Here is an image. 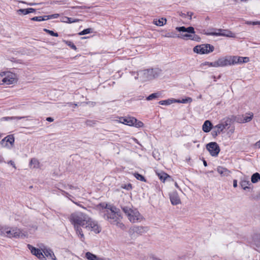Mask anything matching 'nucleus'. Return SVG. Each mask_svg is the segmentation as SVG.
<instances>
[{
    "mask_svg": "<svg viewBox=\"0 0 260 260\" xmlns=\"http://www.w3.org/2000/svg\"><path fill=\"white\" fill-rule=\"evenodd\" d=\"M253 117L252 113L250 112L246 113L245 115H243L241 117H239L237 118V121L241 123H246L250 121Z\"/></svg>",
    "mask_w": 260,
    "mask_h": 260,
    "instance_id": "17",
    "label": "nucleus"
},
{
    "mask_svg": "<svg viewBox=\"0 0 260 260\" xmlns=\"http://www.w3.org/2000/svg\"><path fill=\"white\" fill-rule=\"evenodd\" d=\"M92 29L90 28H86L80 32L78 34L80 36L86 35L92 32Z\"/></svg>",
    "mask_w": 260,
    "mask_h": 260,
    "instance_id": "38",
    "label": "nucleus"
},
{
    "mask_svg": "<svg viewBox=\"0 0 260 260\" xmlns=\"http://www.w3.org/2000/svg\"><path fill=\"white\" fill-rule=\"evenodd\" d=\"M253 25H256V24L260 25V21L254 22H253Z\"/></svg>",
    "mask_w": 260,
    "mask_h": 260,
    "instance_id": "58",
    "label": "nucleus"
},
{
    "mask_svg": "<svg viewBox=\"0 0 260 260\" xmlns=\"http://www.w3.org/2000/svg\"><path fill=\"white\" fill-rule=\"evenodd\" d=\"M27 247L28 249L30 250L31 253L33 254L36 256L38 258H39L40 260H46V258L44 255L43 254V251L41 249L36 248L28 244Z\"/></svg>",
    "mask_w": 260,
    "mask_h": 260,
    "instance_id": "13",
    "label": "nucleus"
},
{
    "mask_svg": "<svg viewBox=\"0 0 260 260\" xmlns=\"http://www.w3.org/2000/svg\"><path fill=\"white\" fill-rule=\"evenodd\" d=\"M27 9V11H28V14L30 13H33L35 11V9H34L33 8H28Z\"/></svg>",
    "mask_w": 260,
    "mask_h": 260,
    "instance_id": "48",
    "label": "nucleus"
},
{
    "mask_svg": "<svg viewBox=\"0 0 260 260\" xmlns=\"http://www.w3.org/2000/svg\"><path fill=\"white\" fill-rule=\"evenodd\" d=\"M175 186H176L177 188H179V186H178V184H177V182H175Z\"/></svg>",
    "mask_w": 260,
    "mask_h": 260,
    "instance_id": "60",
    "label": "nucleus"
},
{
    "mask_svg": "<svg viewBox=\"0 0 260 260\" xmlns=\"http://www.w3.org/2000/svg\"><path fill=\"white\" fill-rule=\"evenodd\" d=\"M6 120L14 119V117H5L3 118Z\"/></svg>",
    "mask_w": 260,
    "mask_h": 260,
    "instance_id": "49",
    "label": "nucleus"
},
{
    "mask_svg": "<svg viewBox=\"0 0 260 260\" xmlns=\"http://www.w3.org/2000/svg\"><path fill=\"white\" fill-rule=\"evenodd\" d=\"M60 21L62 22H65V23H72L79 22V19L64 16L61 18Z\"/></svg>",
    "mask_w": 260,
    "mask_h": 260,
    "instance_id": "24",
    "label": "nucleus"
},
{
    "mask_svg": "<svg viewBox=\"0 0 260 260\" xmlns=\"http://www.w3.org/2000/svg\"><path fill=\"white\" fill-rule=\"evenodd\" d=\"M134 124L132 126H134L136 127H141L143 126V123L140 121H138L135 118V121H133Z\"/></svg>",
    "mask_w": 260,
    "mask_h": 260,
    "instance_id": "37",
    "label": "nucleus"
},
{
    "mask_svg": "<svg viewBox=\"0 0 260 260\" xmlns=\"http://www.w3.org/2000/svg\"><path fill=\"white\" fill-rule=\"evenodd\" d=\"M121 209L132 223L141 222L143 219L142 215L136 209H132L128 206H121Z\"/></svg>",
    "mask_w": 260,
    "mask_h": 260,
    "instance_id": "6",
    "label": "nucleus"
},
{
    "mask_svg": "<svg viewBox=\"0 0 260 260\" xmlns=\"http://www.w3.org/2000/svg\"><path fill=\"white\" fill-rule=\"evenodd\" d=\"M212 126V123L209 120H206L202 126V129L205 133L209 132Z\"/></svg>",
    "mask_w": 260,
    "mask_h": 260,
    "instance_id": "23",
    "label": "nucleus"
},
{
    "mask_svg": "<svg viewBox=\"0 0 260 260\" xmlns=\"http://www.w3.org/2000/svg\"><path fill=\"white\" fill-rule=\"evenodd\" d=\"M157 174L159 177V179L163 182H165L167 178L170 177V176L164 172L158 173H157Z\"/></svg>",
    "mask_w": 260,
    "mask_h": 260,
    "instance_id": "33",
    "label": "nucleus"
},
{
    "mask_svg": "<svg viewBox=\"0 0 260 260\" xmlns=\"http://www.w3.org/2000/svg\"><path fill=\"white\" fill-rule=\"evenodd\" d=\"M206 64L208 65L209 67L217 68L216 61L214 62H206Z\"/></svg>",
    "mask_w": 260,
    "mask_h": 260,
    "instance_id": "41",
    "label": "nucleus"
},
{
    "mask_svg": "<svg viewBox=\"0 0 260 260\" xmlns=\"http://www.w3.org/2000/svg\"><path fill=\"white\" fill-rule=\"evenodd\" d=\"M162 71L159 68H152L140 71L137 73V76H135V79L139 78L142 81H147L153 80L159 76Z\"/></svg>",
    "mask_w": 260,
    "mask_h": 260,
    "instance_id": "5",
    "label": "nucleus"
},
{
    "mask_svg": "<svg viewBox=\"0 0 260 260\" xmlns=\"http://www.w3.org/2000/svg\"><path fill=\"white\" fill-rule=\"evenodd\" d=\"M233 186L234 187H236L237 186V181L236 180H234L233 181Z\"/></svg>",
    "mask_w": 260,
    "mask_h": 260,
    "instance_id": "53",
    "label": "nucleus"
},
{
    "mask_svg": "<svg viewBox=\"0 0 260 260\" xmlns=\"http://www.w3.org/2000/svg\"><path fill=\"white\" fill-rule=\"evenodd\" d=\"M17 13L18 14H23L26 15L28 14L27 9H19L17 10Z\"/></svg>",
    "mask_w": 260,
    "mask_h": 260,
    "instance_id": "40",
    "label": "nucleus"
},
{
    "mask_svg": "<svg viewBox=\"0 0 260 260\" xmlns=\"http://www.w3.org/2000/svg\"><path fill=\"white\" fill-rule=\"evenodd\" d=\"M14 141L15 139L13 135H10L5 137L0 141V145H1L3 147L10 149L13 146Z\"/></svg>",
    "mask_w": 260,
    "mask_h": 260,
    "instance_id": "10",
    "label": "nucleus"
},
{
    "mask_svg": "<svg viewBox=\"0 0 260 260\" xmlns=\"http://www.w3.org/2000/svg\"><path fill=\"white\" fill-rule=\"evenodd\" d=\"M49 19L50 18H57L59 16L58 14H54L51 15H49Z\"/></svg>",
    "mask_w": 260,
    "mask_h": 260,
    "instance_id": "45",
    "label": "nucleus"
},
{
    "mask_svg": "<svg viewBox=\"0 0 260 260\" xmlns=\"http://www.w3.org/2000/svg\"><path fill=\"white\" fill-rule=\"evenodd\" d=\"M5 162V161L4 157L0 154V164Z\"/></svg>",
    "mask_w": 260,
    "mask_h": 260,
    "instance_id": "51",
    "label": "nucleus"
},
{
    "mask_svg": "<svg viewBox=\"0 0 260 260\" xmlns=\"http://www.w3.org/2000/svg\"><path fill=\"white\" fill-rule=\"evenodd\" d=\"M229 61L230 66L237 64V56H229Z\"/></svg>",
    "mask_w": 260,
    "mask_h": 260,
    "instance_id": "30",
    "label": "nucleus"
},
{
    "mask_svg": "<svg viewBox=\"0 0 260 260\" xmlns=\"http://www.w3.org/2000/svg\"><path fill=\"white\" fill-rule=\"evenodd\" d=\"M48 34L49 35H50L51 36H54V37H58V35L57 32H54L52 30H50L48 31Z\"/></svg>",
    "mask_w": 260,
    "mask_h": 260,
    "instance_id": "44",
    "label": "nucleus"
},
{
    "mask_svg": "<svg viewBox=\"0 0 260 260\" xmlns=\"http://www.w3.org/2000/svg\"><path fill=\"white\" fill-rule=\"evenodd\" d=\"M217 171L221 176H228L231 174V171L225 168L222 167H218L217 168Z\"/></svg>",
    "mask_w": 260,
    "mask_h": 260,
    "instance_id": "21",
    "label": "nucleus"
},
{
    "mask_svg": "<svg viewBox=\"0 0 260 260\" xmlns=\"http://www.w3.org/2000/svg\"><path fill=\"white\" fill-rule=\"evenodd\" d=\"M8 164L12 166L14 168L16 169L14 162L12 160H10L8 162Z\"/></svg>",
    "mask_w": 260,
    "mask_h": 260,
    "instance_id": "46",
    "label": "nucleus"
},
{
    "mask_svg": "<svg viewBox=\"0 0 260 260\" xmlns=\"http://www.w3.org/2000/svg\"><path fill=\"white\" fill-rule=\"evenodd\" d=\"M160 93L159 92L153 93L150 94L148 97H147L146 100L148 101H150L154 99H156L159 97Z\"/></svg>",
    "mask_w": 260,
    "mask_h": 260,
    "instance_id": "34",
    "label": "nucleus"
},
{
    "mask_svg": "<svg viewBox=\"0 0 260 260\" xmlns=\"http://www.w3.org/2000/svg\"><path fill=\"white\" fill-rule=\"evenodd\" d=\"M24 118H25V117H18V116H17V117H14V119L19 120V119H21Z\"/></svg>",
    "mask_w": 260,
    "mask_h": 260,
    "instance_id": "55",
    "label": "nucleus"
},
{
    "mask_svg": "<svg viewBox=\"0 0 260 260\" xmlns=\"http://www.w3.org/2000/svg\"><path fill=\"white\" fill-rule=\"evenodd\" d=\"M77 106V105L76 104H74V106H75V107H76V106Z\"/></svg>",
    "mask_w": 260,
    "mask_h": 260,
    "instance_id": "64",
    "label": "nucleus"
},
{
    "mask_svg": "<svg viewBox=\"0 0 260 260\" xmlns=\"http://www.w3.org/2000/svg\"><path fill=\"white\" fill-rule=\"evenodd\" d=\"M214 47L213 46L206 44L197 46L193 48V51L201 54H208L213 51Z\"/></svg>",
    "mask_w": 260,
    "mask_h": 260,
    "instance_id": "9",
    "label": "nucleus"
},
{
    "mask_svg": "<svg viewBox=\"0 0 260 260\" xmlns=\"http://www.w3.org/2000/svg\"><path fill=\"white\" fill-rule=\"evenodd\" d=\"M170 199L173 205H177L181 203L180 199L176 191H173L170 193Z\"/></svg>",
    "mask_w": 260,
    "mask_h": 260,
    "instance_id": "16",
    "label": "nucleus"
},
{
    "mask_svg": "<svg viewBox=\"0 0 260 260\" xmlns=\"http://www.w3.org/2000/svg\"><path fill=\"white\" fill-rule=\"evenodd\" d=\"M176 29L182 33L180 34V36H177L173 32H168L165 34H163L162 36L166 38H175L178 37L184 40H196L198 38V36L194 34V29L192 26H189L187 28L184 26L177 27H176Z\"/></svg>",
    "mask_w": 260,
    "mask_h": 260,
    "instance_id": "4",
    "label": "nucleus"
},
{
    "mask_svg": "<svg viewBox=\"0 0 260 260\" xmlns=\"http://www.w3.org/2000/svg\"><path fill=\"white\" fill-rule=\"evenodd\" d=\"M44 30L45 32H47V33L48 34V31H50V30H49V29H47L45 28V29H44Z\"/></svg>",
    "mask_w": 260,
    "mask_h": 260,
    "instance_id": "61",
    "label": "nucleus"
},
{
    "mask_svg": "<svg viewBox=\"0 0 260 260\" xmlns=\"http://www.w3.org/2000/svg\"><path fill=\"white\" fill-rule=\"evenodd\" d=\"M69 219L74 226L76 234L82 242H84L85 237L81 227L92 231L95 234H98L101 231V228L97 221L82 212L76 211L72 213Z\"/></svg>",
    "mask_w": 260,
    "mask_h": 260,
    "instance_id": "1",
    "label": "nucleus"
},
{
    "mask_svg": "<svg viewBox=\"0 0 260 260\" xmlns=\"http://www.w3.org/2000/svg\"><path fill=\"white\" fill-rule=\"evenodd\" d=\"M68 104H69L70 106L72 105V103H68Z\"/></svg>",
    "mask_w": 260,
    "mask_h": 260,
    "instance_id": "63",
    "label": "nucleus"
},
{
    "mask_svg": "<svg viewBox=\"0 0 260 260\" xmlns=\"http://www.w3.org/2000/svg\"><path fill=\"white\" fill-rule=\"evenodd\" d=\"M192 101V99L191 98L188 97L185 99H182V100H175L174 99V103H190Z\"/></svg>",
    "mask_w": 260,
    "mask_h": 260,
    "instance_id": "25",
    "label": "nucleus"
},
{
    "mask_svg": "<svg viewBox=\"0 0 260 260\" xmlns=\"http://www.w3.org/2000/svg\"><path fill=\"white\" fill-rule=\"evenodd\" d=\"M148 231L147 226L134 225L128 230V234L132 238L136 237L137 235H142Z\"/></svg>",
    "mask_w": 260,
    "mask_h": 260,
    "instance_id": "8",
    "label": "nucleus"
},
{
    "mask_svg": "<svg viewBox=\"0 0 260 260\" xmlns=\"http://www.w3.org/2000/svg\"><path fill=\"white\" fill-rule=\"evenodd\" d=\"M152 260H161L158 257H155V256H152Z\"/></svg>",
    "mask_w": 260,
    "mask_h": 260,
    "instance_id": "56",
    "label": "nucleus"
},
{
    "mask_svg": "<svg viewBox=\"0 0 260 260\" xmlns=\"http://www.w3.org/2000/svg\"><path fill=\"white\" fill-rule=\"evenodd\" d=\"M58 186H60V187H63V188H67V187L68 186V185H67V186H66L65 184H63V183H59V184L58 185Z\"/></svg>",
    "mask_w": 260,
    "mask_h": 260,
    "instance_id": "54",
    "label": "nucleus"
},
{
    "mask_svg": "<svg viewBox=\"0 0 260 260\" xmlns=\"http://www.w3.org/2000/svg\"><path fill=\"white\" fill-rule=\"evenodd\" d=\"M207 36H223L233 38L235 35L232 31L227 29H216L214 31H208L205 33Z\"/></svg>",
    "mask_w": 260,
    "mask_h": 260,
    "instance_id": "7",
    "label": "nucleus"
},
{
    "mask_svg": "<svg viewBox=\"0 0 260 260\" xmlns=\"http://www.w3.org/2000/svg\"><path fill=\"white\" fill-rule=\"evenodd\" d=\"M251 180L253 183H257L260 180V174L258 173L253 174L251 176Z\"/></svg>",
    "mask_w": 260,
    "mask_h": 260,
    "instance_id": "28",
    "label": "nucleus"
},
{
    "mask_svg": "<svg viewBox=\"0 0 260 260\" xmlns=\"http://www.w3.org/2000/svg\"><path fill=\"white\" fill-rule=\"evenodd\" d=\"M46 120L49 122H52V121H53L54 119L52 117H47L46 118Z\"/></svg>",
    "mask_w": 260,
    "mask_h": 260,
    "instance_id": "50",
    "label": "nucleus"
},
{
    "mask_svg": "<svg viewBox=\"0 0 260 260\" xmlns=\"http://www.w3.org/2000/svg\"><path fill=\"white\" fill-rule=\"evenodd\" d=\"M249 61L248 57L237 56V64H241L242 63H246Z\"/></svg>",
    "mask_w": 260,
    "mask_h": 260,
    "instance_id": "29",
    "label": "nucleus"
},
{
    "mask_svg": "<svg viewBox=\"0 0 260 260\" xmlns=\"http://www.w3.org/2000/svg\"><path fill=\"white\" fill-rule=\"evenodd\" d=\"M228 125L227 123H219L213 127L212 131V135L213 137H216L218 134L220 133L225 128L226 126Z\"/></svg>",
    "mask_w": 260,
    "mask_h": 260,
    "instance_id": "15",
    "label": "nucleus"
},
{
    "mask_svg": "<svg viewBox=\"0 0 260 260\" xmlns=\"http://www.w3.org/2000/svg\"><path fill=\"white\" fill-rule=\"evenodd\" d=\"M252 245L256 247V249H260V232L253 235L251 242Z\"/></svg>",
    "mask_w": 260,
    "mask_h": 260,
    "instance_id": "18",
    "label": "nucleus"
},
{
    "mask_svg": "<svg viewBox=\"0 0 260 260\" xmlns=\"http://www.w3.org/2000/svg\"><path fill=\"white\" fill-rule=\"evenodd\" d=\"M207 149L209 151L210 154L212 156H217L219 152L220 148L216 142H210L206 145Z\"/></svg>",
    "mask_w": 260,
    "mask_h": 260,
    "instance_id": "11",
    "label": "nucleus"
},
{
    "mask_svg": "<svg viewBox=\"0 0 260 260\" xmlns=\"http://www.w3.org/2000/svg\"><path fill=\"white\" fill-rule=\"evenodd\" d=\"M0 235L9 238L24 239L27 237V233L17 227H10L0 225Z\"/></svg>",
    "mask_w": 260,
    "mask_h": 260,
    "instance_id": "3",
    "label": "nucleus"
},
{
    "mask_svg": "<svg viewBox=\"0 0 260 260\" xmlns=\"http://www.w3.org/2000/svg\"><path fill=\"white\" fill-rule=\"evenodd\" d=\"M85 257L88 260H108L105 258L99 257L96 255L89 252H87L86 253Z\"/></svg>",
    "mask_w": 260,
    "mask_h": 260,
    "instance_id": "22",
    "label": "nucleus"
},
{
    "mask_svg": "<svg viewBox=\"0 0 260 260\" xmlns=\"http://www.w3.org/2000/svg\"><path fill=\"white\" fill-rule=\"evenodd\" d=\"M216 61L217 67H223L230 66L228 56L220 57Z\"/></svg>",
    "mask_w": 260,
    "mask_h": 260,
    "instance_id": "19",
    "label": "nucleus"
},
{
    "mask_svg": "<svg viewBox=\"0 0 260 260\" xmlns=\"http://www.w3.org/2000/svg\"><path fill=\"white\" fill-rule=\"evenodd\" d=\"M154 23L157 26H163L167 22V19L166 18H161L158 20H154Z\"/></svg>",
    "mask_w": 260,
    "mask_h": 260,
    "instance_id": "26",
    "label": "nucleus"
},
{
    "mask_svg": "<svg viewBox=\"0 0 260 260\" xmlns=\"http://www.w3.org/2000/svg\"><path fill=\"white\" fill-rule=\"evenodd\" d=\"M28 5H30V6H32V5H34L35 4H32V3H29V4H28Z\"/></svg>",
    "mask_w": 260,
    "mask_h": 260,
    "instance_id": "62",
    "label": "nucleus"
},
{
    "mask_svg": "<svg viewBox=\"0 0 260 260\" xmlns=\"http://www.w3.org/2000/svg\"><path fill=\"white\" fill-rule=\"evenodd\" d=\"M4 84L10 85L17 82V77L15 74L7 72H4Z\"/></svg>",
    "mask_w": 260,
    "mask_h": 260,
    "instance_id": "12",
    "label": "nucleus"
},
{
    "mask_svg": "<svg viewBox=\"0 0 260 260\" xmlns=\"http://www.w3.org/2000/svg\"><path fill=\"white\" fill-rule=\"evenodd\" d=\"M40 248H41L45 257L46 256L48 258L52 259V260H56V258L54 254V252L50 248H47L43 244H41V246H40Z\"/></svg>",
    "mask_w": 260,
    "mask_h": 260,
    "instance_id": "14",
    "label": "nucleus"
},
{
    "mask_svg": "<svg viewBox=\"0 0 260 260\" xmlns=\"http://www.w3.org/2000/svg\"><path fill=\"white\" fill-rule=\"evenodd\" d=\"M104 213V218L111 224H115L121 229L124 228V225L121 222V217L119 209L114 206L106 204Z\"/></svg>",
    "mask_w": 260,
    "mask_h": 260,
    "instance_id": "2",
    "label": "nucleus"
},
{
    "mask_svg": "<svg viewBox=\"0 0 260 260\" xmlns=\"http://www.w3.org/2000/svg\"><path fill=\"white\" fill-rule=\"evenodd\" d=\"M134 176L138 179L142 181H146L144 177L141 174L136 173L134 174Z\"/></svg>",
    "mask_w": 260,
    "mask_h": 260,
    "instance_id": "39",
    "label": "nucleus"
},
{
    "mask_svg": "<svg viewBox=\"0 0 260 260\" xmlns=\"http://www.w3.org/2000/svg\"><path fill=\"white\" fill-rule=\"evenodd\" d=\"M174 102V100L168 99L166 100L160 101L159 104L161 105H169Z\"/></svg>",
    "mask_w": 260,
    "mask_h": 260,
    "instance_id": "35",
    "label": "nucleus"
},
{
    "mask_svg": "<svg viewBox=\"0 0 260 260\" xmlns=\"http://www.w3.org/2000/svg\"><path fill=\"white\" fill-rule=\"evenodd\" d=\"M63 42H64L68 46L70 47L72 49L74 50L77 49L76 46L74 44V43L70 41L63 40Z\"/></svg>",
    "mask_w": 260,
    "mask_h": 260,
    "instance_id": "36",
    "label": "nucleus"
},
{
    "mask_svg": "<svg viewBox=\"0 0 260 260\" xmlns=\"http://www.w3.org/2000/svg\"><path fill=\"white\" fill-rule=\"evenodd\" d=\"M255 146L257 148H260V140L255 143Z\"/></svg>",
    "mask_w": 260,
    "mask_h": 260,
    "instance_id": "52",
    "label": "nucleus"
},
{
    "mask_svg": "<svg viewBox=\"0 0 260 260\" xmlns=\"http://www.w3.org/2000/svg\"><path fill=\"white\" fill-rule=\"evenodd\" d=\"M49 19V16H45L44 17L42 16H37V17H34L31 18L32 20L34 21H44Z\"/></svg>",
    "mask_w": 260,
    "mask_h": 260,
    "instance_id": "32",
    "label": "nucleus"
},
{
    "mask_svg": "<svg viewBox=\"0 0 260 260\" xmlns=\"http://www.w3.org/2000/svg\"><path fill=\"white\" fill-rule=\"evenodd\" d=\"M250 184L249 181L248 180H242L240 182V185L241 187L246 190L247 188H248V185Z\"/></svg>",
    "mask_w": 260,
    "mask_h": 260,
    "instance_id": "31",
    "label": "nucleus"
},
{
    "mask_svg": "<svg viewBox=\"0 0 260 260\" xmlns=\"http://www.w3.org/2000/svg\"><path fill=\"white\" fill-rule=\"evenodd\" d=\"M4 72L0 73V85L4 84Z\"/></svg>",
    "mask_w": 260,
    "mask_h": 260,
    "instance_id": "42",
    "label": "nucleus"
},
{
    "mask_svg": "<svg viewBox=\"0 0 260 260\" xmlns=\"http://www.w3.org/2000/svg\"><path fill=\"white\" fill-rule=\"evenodd\" d=\"M61 192V194L63 196H64L65 197H66L67 198L70 199V197H71V196L68 193V192H67L66 191L63 190H60Z\"/></svg>",
    "mask_w": 260,
    "mask_h": 260,
    "instance_id": "43",
    "label": "nucleus"
},
{
    "mask_svg": "<svg viewBox=\"0 0 260 260\" xmlns=\"http://www.w3.org/2000/svg\"><path fill=\"white\" fill-rule=\"evenodd\" d=\"M203 164H204V166H205V167L207 166V163L206 160H203Z\"/></svg>",
    "mask_w": 260,
    "mask_h": 260,
    "instance_id": "59",
    "label": "nucleus"
},
{
    "mask_svg": "<svg viewBox=\"0 0 260 260\" xmlns=\"http://www.w3.org/2000/svg\"><path fill=\"white\" fill-rule=\"evenodd\" d=\"M120 122L127 125L129 126H132L134 123L133 121H135V118L134 117H120L119 118Z\"/></svg>",
    "mask_w": 260,
    "mask_h": 260,
    "instance_id": "20",
    "label": "nucleus"
},
{
    "mask_svg": "<svg viewBox=\"0 0 260 260\" xmlns=\"http://www.w3.org/2000/svg\"><path fill=\"white\" fill-rule=\"evenodd\" d=\"M192 13H191V12H188L187 13V15L189 16V19H191V15H192Z\"/></svg>",
    "mask_w": 260,
    "mask_h": 260,
    "instance_id": "57",
    "label": "nucleus"
},
{
    "mask_svg": "<svg viewBox=\"0 0 260 260\" xmlns=\"http://www.w3.org/2000/svg\"><path fill=\"white\" fill-rule=\"evenodd\" d=\"M29 166L33 168H38L39 162L36 158H32L29 162Z\"/></svg>",
    "mask_w": 260,
    "mask_h": 260,
    "instance_id": "27",
    "label": "nucleus"
},
{
    "mask_svg": "<svg viewBox=\"0 0 260 260\" xmlns=\"http://www.w3.org/2000/svg\"><path fill=\"white\" fill-rule=\"evenodd\" d=\"M68 187L70 189H79L78 187H75V186H72L71 185H69V184L68 185Z\"/></svg>",
    "mask_w": 260,
    "mask_h": 260,
    "instance_id": "47",
    "label": "nucleus"
}]
</instances>
